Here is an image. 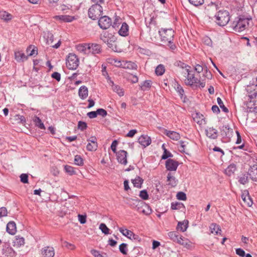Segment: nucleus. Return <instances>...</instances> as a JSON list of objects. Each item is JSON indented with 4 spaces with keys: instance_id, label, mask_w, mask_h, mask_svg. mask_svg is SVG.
I'll use <instances>...</instances> for the list:
<instances>
[{
    "instance_id": "f257e3e1",
    "label": "nucleus",
    "mask_w": 257,
    "mask_h": 257,
    "mask_svg": "<svg viewBox=\"0 0 257 257\" xmlns=\"http://www.w3.org/2000/svg\"><path fill=\"white\" fill-rule=\"evenodd\" d=\"M100 39L113 51H119V48L116 43L117 38L112 34L109 33L108 32H104L100 34Z\"/></svg>"
},
{
    "instance_id": "f03ea898",
    "label": "nucleus",
    "mask_w": 257,
    "mask_h": 257,
    "mask_svg": "<svg viewBox=\"0 0 257 257\" xmlns=\"http://www.w3.org/2000/svg\"><path fill=\"white\" fill-rule=\"evenodd\" d=\"M161 41L166 43H170L173 41L175 32L170 29L162 28L159 31Z\"/></svg>"
},
{
    "instance_id": "7ed1b4c3",
    "label": "nucleus",
    "mask_w": 257,
    "mask_h": 257,
    "mask_svg": "<svg viewBox=\"0 0 257 257\" xmlns=\"http://www.w3.org/2000/svg\"><path fill=\"white\" fill-rule=\"evenodd\" d=\"M216 22L220 26H224L230 20L229 14L227 11H219L215 15Z\"/></svg>"
},
{
    "instance_id": "20e7f679",
    "label": "nucleus",
    "mask_w": 257,
    "mask_h": 257,
    "mask_svg": "<svg viewBox=\"0 0 257 257\" xmlns=\"http://www.w3.org/2000/svg\"><path fill=\"white\" fill-rule=\"evenodd\" d=\"M102 13V7L100 4L93 5L88 10L89 17L93 20L98 19Z\"/></svg>"
},
{
    "instance_id": "39448f33",
    "label": "nucleus",
    "mask_w": 257,
    "mask_h": 257,
    "mask_svg": "<svg viewBox=\"0 0 257 257\" xmlns=\"http://www.w3.org/2000/svg\"><path fill=\"white\" fill-rule=\"evenodd\" d=\"M251 20V18H245L243 16H239L238 20L234 26V29L237 32L243 31L249 25V21Z\"/></svg>"
},
{
    "instance_id": "423d86ee",
    "label": "nucleus",
    "mask_w": 257,
    "mask_h": 257,
    "mask_svg": "<svg viewBox=\"0 0 257 257\" xmlns=\"http://www.w3.org/2000/svg\"><path fill=\"white\" fill-rule=\"evenodd\" d=\"M79 60L77 56L73 53H70L66 59L67 67L70 70H75L79 66Z\"/></svg>"
},
{
    "instance_id": "0eeeda50",
    "label": "nucleus",
    "mask_w": 257,
    "mask_h": 257,
    "mask_svg": "<svg viewBox=\"0 0 257 257\" xmlns=\"http://www.w3.org/2000/svg\"><path fill=\"white\" fill-rule=\"evenodd\" d=\"M182 73L184 74L186 77L185 83L187 85L193 86L195 84H197L199 79L195 77L192 70L190 69H186L183 71Z\"/></svg>"
},
{
    "instance_id": "6e6552de",
    "label": "nucleus",
    "mask_w": 257,
    "mask_h": 257,
    "mask_svg": "<svg viewBox=\"0 0 257 257\" xmlns=\"http://www.w3.org/2000/svg\"><path fill=\"white\" fill-rule=\"evenodd\" d=\"M221 135L226 141H229L233 135V130L230 128L228 124L223 125L220 128Z\"/></svg>"
},
{
    "instance_id": "1a4fd4ad",
    "label": "nucleus",
    "mask_w": 257,
    "mask_h": 257,
    "mask_svg": "<svg viewBox=\"0 0 257 257\" xmlns=\"http://www.w3.org/2000/svg\"><path fill=\"white\" fill-rule=\"evenodd\" d=\"M111 25V20L107 16L101 17L98 20V25L102 29L106 30L109 28Z\"/></svg>"
},
{
    "instance_id": "9d476101",
    "label": "nucleus",
    "mask_w": 257,
    "mask_h": 257,
    "mask_svg": "<svg viewBox=\"0 0 257 257\" xmlns=\"http://www.w3.org/2000/svg\"><path fill=\"white\" fill-rule=\"evenodd\" d=\"M179 166L178 161L172 159H168L165 163V167L167 171L175 172Z\"/></svg>"
},
{
    "instance_id": "9b49d317",
    "label": "nucleus",
    "mask_w": 257,
    "mask_h": 257,
    "mask_svg": "<svg viewBox=\"0 0 257 257\" xmlns=\"http://www.w3.org/2000/svg\"><path fill=\"white\" fill-rule=\"evenodd\" d=\"M2 253L4 257H13L15 255V251L8 244H5L3 245Z\"/></svg>"
},
{
    "instance_id": "f8f14e48",
    "label": "nucleus",
    "mask_w": 257,
    "mask_h": 257,
    "mask_svg": "<svg viewBox=\"0 0 257 257\" xmlns=\"http://www.w3.org/2000/svg\"><path fill=\"white\" fill-rule=\"evenodd\" d=\"M106 78L108 84L111 86L113 91L117 93L119 96H123L124 95V91H123V89L119 86L115 85L113 81L110 79V78L109 76H107V78Z\"/></svg>"
},
{
    "instance_id": "ddd939ff",
    "label": "nucleus",
    "mask_w": 257,
    "mask_h": 257,
    "mask_svg": "<svg viewBox=\"0 0 257 257\" xmlns=\"http://www.w3.org/2000/svg\"><path fill=\"white\" fill-rule=\"evenodd\" d=\"M116 154L118 162L121 164L125 165L127 163L126 159L127 152L124 150H120Z\"/></svg>"
},
{
    "instance_id": "4468645a",
    "label": "nucleus",
    "mask_w": 257,
    "mask_h": 257,
    "mask_svg": "<svg viewBox=\"0 0 257 257\" xmlns=\"http://www.w3.org/2000/svg\"><path fill=\"white\" fill-rule=\"evenodd\" d=\"M89 143L86 146V149L88 151H94L97 150V139L95 137H91L87 140Z\"/></svg>"
},
{
    "instance_id": "2eb2a0df",
    "label": "nucleus",
    "mask_w": 257,
    "mask_h": 257,
    "mask_svg": "<svg viewBox=\"0 0 257 257\" xmlns=\"http://www.w3.org/2000/svg\"><path fill=\"white\" fill-rule=\"evenodd\" d=\"M42 257H54L55 250L53 247L46 246L41 250Z\"/></svg>"
},
{
    "instance_id": "dca6fc26",
    "label": "nucleus",
    "mask_w": 257,
    "mask_h": 257,
    "mask_svg": "<svg viewBox=\"0 0 257 257\" xmlns=\"http://www.w3.org/2000/svg\"><path fill=\"white\" fill-rule=\"evenodd\" d=\"M54 19L60 22L69 23L75 20L74 16H70L69 15H59L55 16L53 17Z\"/></svg>"
},
{
    "instance_id": "f3484780",
    "label": "nucleus",
    "mask_w": 257,
    "mask_h": 257,
    "mask_svg": "<svg viewBox=\"0 0 257 257\" xmlns=\"http://www.w3.org/2000/svg\"><path fill=\"white\" fill-rule=\"evenodd\" d=\"M90 50L88 51V54L93 55L99 54L101 53L102 49L100 45L96 43H89Z\"/></svg>"
},
{
    "instance_id": "a211bd4d",
    "label": "nucleus",
    "mask_w": 257,
    "mask_h": 257,
    "mask_svg": "<svg viewBox=\"0 0 257 257\" xmlns=\"http://www.w3.org/2000/svg\"><path fill=\"white\" fill-rule=\"evenodd\" d=\"M28 56H26L22 51L16 50L15 51V59L18 62H24L28 59Z\"/></svg>"
},
{
    "instance_id": "6ab92c4d",
    "label": "nucleus",
    "mask_w": 257,
    "mask_h": 257,
    "mask_svg": "<svg viewBox=\"0 0 257 257\" xmlns=\"http://www.w3.org/2000/svg\"><path fill=\"white\" fill-rule=\"evenodd\" d=\"M138 142L141 145L146 147L151 144V139L147 135H142L139 138Z\"/></svg>"
},
{
    "instance_id": "aec40b11",
    "label": "nucleus",
    "mask_w": 257,
    "mask_h": 257,
    "mask_svg": "<svg viewBox=\"0 0 257 257\" xmlns=\"http://www.w3.org/2000/svg\"><path fill=\"white\" fill-rule=\"evenodd\" d=\"M206 136L211 139H216L218 136L217 131L213 127H208L206 131Z\"/></svg>"
},
{
    "instance_id": "412c9836",
    "label": "nucleus",
    "mask_w": 257,
    "mask_h": 257,
    "mask_svg": "<svg viewBox=\"0 0 257 257\" xmlns=\"http://www.w3.org/2000/svg\"><path fill=\"white\" fill-rule=\"evenodd\" d=\"M120 65H118L120 67L129 69H137V65L136 63L129 61V62H119Z\"/></svg>"
},
{
    "instance_id": "4be33fe9",
    "label": "nucleus",
    "mask_w": 257,
    "mask_h": 257,
    "mask_svg": "<svg viewBox=\"0 0 257 257\" xmlns=\"http://www.w3.org/2000/svg\"><path fill=\"white\" fill-rule=\"evenodd\" d=\"M250 178L254 181H257V166L251 167L248 172Z\"/></svg>"
},
{
    "instance_id": "5701e85b",
    "label": "nucleus",
    "mask_w": 257,
    "mask_h": 257,
    "mask_svg": "<svg viewBox=\"0 0 257 257\" xmlns=\"http://www.w3.org/2000/svg\"><path fill=\"white\" fill-rule=\"evenodd\" d=\"M193 120L198 124L201 125L205 123V117L204 115L199 112H196L193 114Z\"/></svg>"
},
{
    "instance_id": "b1692460",
    "label": "nucleus",
    "mask_w": 257,
    "mask_h": 257,
    "mask_svg": "<svg viewBox=\"0 0 257 257\" xmlns=\"http://www.w3.org/2000/svg\"><path fill=\"white\" fill-rule=\"evenodd\" d=\"M7 231L10 234L14 235L16 232V224L14 221H10L7 225Z\"/></svg>"
},
{
    "instance_id": "393cba45",
    "label": "nucleus",
    "mask_w": 257,
    "mask_h": 257,
    "mask_svg": "<svg viewBox=\"0 0 257 257\" xmlns=\"http://www.w3.org/2000/svg\"><path fill=\"white\" fill-rule=\"evenodd\" d=\"M241 198L248 206H251L252 204V201L247 191H244L241 195Z\"/></svg>"
},
{
    "instance_id": "a878e982",
    "label": "nucleus",
    "mask_w": 257,
    "mask_h": 257,
    "mask_svg": "<svg viewBox=\"0 0 257 257\" xmlns=\"http://www.w3.org/2000/svg\"><path fill=\"white\" fill-rule=\"evenodd\" d=\"M89 43L79 44L76 46L77 50L80 52L85 54H88V51L90 50Z\"/></svg>"
},
{
    "instance_id": "bb28decb",
    "label": "nucleus",
    "mask_w": 257,
    "mask_h": 257,
    "mask_svg": "<svg viewBox=\"0 0 257 257\" xmlns=\"http://www.w3.org/2000/svg\"><path fill=\"white\" fill-rule=\"evenodd\" d=\"M88 94V90L85 86H81L78 91L79 96L82 99H84L87 98Z\"/></svg>"
},
{
    "instance_id": "cd10ccee",
    "label": "nucleus",
    "mask_w": 257,
    "mask_h": 257,
    "mask_svg": "<svg viewBox=\"0 0 257 257\" xmlns=\"http://www.w3.org/2000/svg\"><path fill=\"white\" fill-rule=\"evenodd\" d=\"M165 134L173 140L178 141L180 138V134L174 131L166 130Z\"/></svg>"
},
{
    "instance_id": "c85d7f7f",
    "label": "nucleus",
    "mask_w": 257,
    "mask_h": 257,
    "mask_svg": "<svg viewBox=\"0 0 257 257\" xmlns=\"http://www.w3.org/2000/svg\"><path fill=\"white\" fill-rule=\"evenodd\" d=\"M129 27L126 23H123L121 27L118 31V34L123 37L128 36Z\"/></svg>"
},
{
    "instance_id": "c756f323",
    "label": "nucleus",
    "mask_w": 257,
    "mask_h": 257,
    "mask_svg": "<svg viewBox=\"0 0 257 257\" xmlns=\"http://www.w3.org/2000/svg\"><path fill=\"white\" fill-rule=\"evenodd\" d=\"M140 204L141 205L140 208H138V209H140V212L146 215H149L151 213L152 210L147 204L142 202H140Z\"/></svg>"
},
{
    "instance_id": "7c9ffc66",
    "label": "nucleus",
    "mask_w": 257,
    "mask_h": 257,
    "mask_svg": "<svg viewBox=\"0 0 257 257\" xmlns=\"http://www.w3.org/2000/svg\"><path fill=\"white\" fill-rule=\"evenodd\" d=\"M176 243L187 248H188L190 246V241L189 240V239L184 237H183L182 236L179 237Z\"/></svg>"
},
{
    "instance_id": "2f4dec72",
    "label": "nucleus",
    "mask_w": 257,
    "mask_h": 257,
    "mask_svg": "<svg viewBox=\"0 0 257 257\" xmlns=\"http://www.w3.org/2000/svg\"><path fill=\"white\" fill-rule=\"evenodd\" d=\"M167 181L169 182L168 185L172 187H175L178 182V180L174 176H173V174L171 172H169L168 174Z\"/></svg>"
},
{
    "instance_id": "473e14b6",
    "label": "nucleus",
    "mask_w": 257,
    "mask_h": 257,
    "mask_svg": "<svg viewBox=\"0 0 257 257\" xmlns=\"http://www.w3.org/2000/svg\"><path fill=\"white\" fill-rule=\"evenodd\" d=\"M188 223L189 222L187 220L179 222L177 226V229L182 232L185 231L188 226Z\"/></svg>"
},
{
    "instance_id": "72a5a7b5",
    "label": "nucleus",
    "mask_w": 257,
    "mask_h": 257,
    "mask_svg": "<svg viewBox=\"0 0 257 257\" xmlns=\"http://www.w3.org/2000/svg\"><path fill=\"white\" fill-rule=\"evenodd\" d=\"M152 81L151 80H145L140 85L141 89L143 91H148L152 86Z\"/></svg>"
},
{
    "instance_id": "f704fd0d",
    "label": "nucleus",
    "mask_w": 257,
    "mask_h": 257,
    "mask_svg": "<svg viewBox=\"0 0 257 257\" xmlns=\"http://www.w3.org/2000/svg\"><path fill=\"white\" fill-rule=\"evenodd\" d=\"M236 170V165L234 164H232L229 165L225 170V173L228 176H230L234 173Z\"/></svg>"
},
{
    "instance_id": "c9c22d12",
    "label": "nucleus",
    "mask_w": 257,
    "mask_h": 257,
    "mask_svg": "<svg viewBox=\"0 0 257 257\" xmlns=\"http://www.w3.org/2000/svg\"><path fill=\"white\" fill-rule=\"evenodd\" d=\"M144 180L140 177H137L135 179H132V182L135 187L141 188Z\"/></svg>"
},
{
    "instance_id": "e433bc0d",
    "label": "nucleus",
    "mask_w": 257,
    "mask_h": 257,
    "mask_svg": "<svg viewBox=\"0 0 257 257\" xmlns=\"http://www.w3.org/2000/svg\"><path fill=\"white\" fill-rule=\"evenodd\" d=\"M211 232L215 234H220L221 230L220 229L219 225L212 223L210 226Z\"/></svg>"
},
{
    "instance_id": "4c0bfd02",
    "label": "nucleus",
    "mask_w": 257,
    "mask_h": 257,
    "mask_svg": "<svg viewBox=\"0 0 257 257\" xmlns=\"http://www.w3.org/2000/svg\"><path fill=\"white\" fill-rule=\"evenodd\" d=\"M90 252L94 257H108L106 253L103 252L100 253V251L94 249H91Z\"/></svg>"
},
{
    "instance_id": "58836bf2",
    "label": "nucleus",
    "mask_w": 257,
    "mask_h": 257,
    "mask_svg": "<svg viewBox=\"0 0 257 257\" xmlns=\"http://www.w3.org/2000/svg\"><path fill=\"white\" fill-rule=\"evenodd\" d=\"M165 72V68L163 64H159L155 69V73L158 76L162 75Z\"/></svg>"
},
{
    "instance_id": "ea45409f",
    "label": "nucleus",
    "mask_w": 257,
    "mask_h": 257,
    "mask_svg": "<svg viewBox=\"0 0 257 257\" xmlns=\"http://www.w3.org/2000/svg\"><path fill=\"white\" fill-rule=\"evenodd\" d=\"M15 120L17 121L18 123H21L23 124H25L26 122V120L23 115H21L20 114H16L15 116Z\"/></svg>"
},
{
    "instance_id": "a19ab883",
    "label": "nucleus",
    "mask_w": 257,
    "mask_h": 257,
    "mask_svg": "<svg viewBox=\"0 0 257 257\" xmlns=\"http://www.w3.org/2000/svg\"><path fill=\"white\" fill-rule=\"evenodd\" d=\"M168 235L172 241L176 242L179 237L178 233L176 231H171L168 233Z\"/></svg>"
},
{
    "instance_id": "79ce46f5",
    "label": "nucleus",
    "mask_w": 257,
    "mask_h": 257,
    "mask_svg": "<svg viewBox=\"0 0 257 257\" xmlns=\"http://www.w3.org/2000/svg\"><path fill=\"white\" fill-rule=\"evenodd\" d=\"M0 18L6 21H8L11 20L12 16L5 11L0 12Z\"/></svg>"
},
{
    "instance_id": "37998d69",
    "label": "nucleus",
    "mask_w": 257,
    "mask_h": 257,
    "mask_svg": "<svg viewBox=\"0 0 257 257\" xmlns=\"http://www.w3.org/2000/svg\"><path fill=\"white\" fill-rule=\"evenodd\" d=\"M180 145V148L179 149L180 152L184 153L186 154H189L188 150L186 149V145L185 142L180 141L179 142Z\"/></svg>"
},
{
    "instance_id": "c03bdc74",
    "label": "nucleus",
    "mask_w": 257,
    "mask_h": 257,
    "mask_svg": "<svg viewBox=\"0 0 257 257\" xmlns=\"http://www.w3.org/2000/svg\"><path fill=\"white\" fill-rule=\"evenodd\" d=\"M34 121L35 123L36 126L39 127L41 129H45V126L43 123L42 122L41 119L38 116H35Z\"/></svg>"
},
{
    "instance_id": "a18cd8bd",
    "label": "nucleus",
    "mask_w": 257,
    "mask_h": 257,
    "mask_svg": "<svg viewBox=\"0 0 257 257\" xmlns=\"http://www.w3.org/2000/svg\"><path fill=\"white\" fill-rule=\"evenodd\" d=\"M171 209L173 210H179L185 208L184 204L180 202H172L171 203Z\"/></svg>"
},
{
    "instance_id": "49530a36",
    "label": "nucleus",
    "mask_w": 257,
    "mask_h": 257,
    "mask_svg": "<svg viewBox=\"0 0 257 257\" xmlns=\"http://www.w3.org/2000/svg\"><path fill=\"white\" fill-rule=\"evenodd\" d=\"M74 164L77 166H82L83 165V160L80 156L76 155L75 156Z\"/></svg>"
},
{
    "instance_id": "de8ad7c7",
    "label": "nucleus",
    "mask_w": 257,
    "mask_h": 257,
    "mask_svg": "<svg viewBox=\"0 0 257 257\" xmlns=\"http://www.w3.org/2000/svg\"><path fill=\"white\" fill-rule=\"evenodd\" d=\"M217 101L220 107L222 109V111L226 113L228 112V108L225 106L223 103V101H222L220 97H217Z\"/></svg>"
},
{
    "instance_id": "09e8293b",
    "label": "nucleus",
    "mask_w": 257,
    "mask_h": 257,
    "mask_svg": "<svg viewBox=\"0 0 257 257\" xmlns=\"http://www.w3.org/2000/svg\"><path fill=\"white\" fill-rule=\"evenodd\" d=\"M119 231L125 236H126L129 238V236H131V234H133V232L131 230H129L127 229H123L122 228H119Z\"/></svg>"
},
{
    "instance_id": "8fccbe9b",
    "label": "nucleus",
    "mask_w": 257,
    "mask_h": 257,
    "mask_svg": "<svg viewBox=\"0 0 257 257\" xmlns=\"http://www.w3.org/2000/svg\"><path fill=\"white\" fill-rule=\"evenodd\" d=\"M99 229L105 234H109V229L106 226L104 223H101L99 225Z\"/></svg>"
},
{
    "instance_id": "3c124183",
    "label": "nucleus",
    "mask_w": 257,
    "mask_h": 257,
    "mask_svg": "<svg viewBox=\"0 0 257 257\" xmlns=\"http://www.w3.org/2000/svg\"><path fill=\"white\" fill-rule=\"evenodd\" d=\"M172 157L173 155L170 152L168 151L166 149H164V153L161 157V159L162 160H166L168 158Z\"/></svg>"
},
{
    "instance_id": "603ef678",
    "label": "nucleus",
    "mask_w": 257,
    "mask_h": 257,
    "mask_svg": "<svg viewBox=\"0 0 257 257\" xmlns=\"http://www.w3.org/2000/svg\"><path fill=\"white\" fill-rule=\"evenodd\" d=\"M119 251L123 253V254H127V244L125 243H122L119 245Z\"/></svg>"
},
{
    "instance_id": "864d4df0",
    "label": "nucleus",
    "mask_w": 257,
    "mask_h": 257,
    "mask_svg": "<svg viewBox=\"0 0 257 257\" xmlns=\"http://www.w3.org/2000/svg\"><path fill=\"white\" fill-rule=\"evenodd\" d=\"M64 169H65L66 172L68 173V174H69L71 175L75 174V171L74 170V169L72 166H70L69 165H66L64 167Z\"/></svg>"
},
{
    "instance_id": "5fc2aeb1",
    "label": "nucleus",
    "mask_w": 257,
    "mask_h": 257,
    "mask_svg": "<svg viewBox=\"0 0 257 257\" xmlns=\"http://www.w3.org/2000/svg\"><path fill=\"white\" fill-rule=\"evenodd\" d=\"M189 3L196 6H199L203 4L204 0H188Z\"/></svg>"
},
{
    "instance_id": "6e6d98bb",
    "label": "nucleus",
    "mask_w": 257,
    "mask_h": 257,
    "mask_svg": "<svg viewBox=\"0 0 257 257\" xmlns=\"http://www.w3.org/2000/svg\"><path fill=\"white\" fill-rule=\"evenodd\" d=\"M175 88L176 90L179 93L181 97H182V96L184 93V91L182 87L180 84L177 83L175 86Z\"/></svg>"
},
{
    "instance_id": "4d7b16f0",
    "label": "nucleus",
    "mask_w": 257,
    "mask_h": 257,
    "mask_svg": "<svg viewBox=\"0 0 257 257\" xmlns=\"http://www.w3.org/2000/svg\"><path fill=\"white\" fill-rule=\"evenodd\" d=\"M139 196L143 200H147L149 198L148 192L146 190L141 191Z\"/></svg>"
},
{
    "instance_id": "13d9d810",
    "label": "nucleus",
    "mask_w": 257,
    "mask_h": 257,
    "mask_svg": "<svg viewBox=\"0 0 257 257\" xmlns=\"http://www.w3.org/2000/svg\"><path fill=\"white\" fill-rule=\"evenodd\" d=\"M176 197L178 200H180L184 201L187 199V197H186V194L183 192H179L177 193Z\"/></svg>"
},
{
    "instance_id": "bf43d9fd",
    "label": "nucleus",
    "mask_w": 257,
    "mask_h": 257,
    "mask_svg": "<svg viewBox=\"0 0 257 257\" xmlns=\"http://www.w3.org/2000/svg\"><path fill=\"white\" fill-rule=\"evenodd\" d=\"M87 127V123L84 121H79L78 123V128L81 131H84Z\"/></svg>"
},
{
    "instance_id": "052dcab7",
    "label": "nucleus",
    "mask_w": 257,
    "mask_h": 257,
    "mask_svg": "<svg viewBox=\"0 0 257 257\" xmlns=\"http://www.w3.org/2000/svg\"><path fill=\"white\" fill-rule=\"evenodd\" d=\"M97 115H100L102 117H105L107 115V111L103 108H98L96 110Z\"/></svg>"
},
{
    "instance_id": "680f3d73",
    "label": "nucleus",
    "mask_w": 257,
    "mask_h": 257,
    "mask_svg": "<svg viewBox=\"0 0 257 257\" xmlns=\"http://www.w3.org/2000/svg\"><path fill=\"white\" fill-rule=\"evenodd\" d=\"M15 243L18 246L23 245L25 243V239L23 237H16Z\"/></svg>"
},
{
    "instance_id": "e2e57ef3",
    "label": "nucleus",
    "mask_w": 257,
    "mask_h": 257,
    "mask_svg": "<svg viewBox=\"0 0 257 257\" xmlns=\"http://www.w3.org/2000/svg\"><path fill=\"white\" fill-rule=\"evenodd\" d=\"M205 66H206L205 65L202 66V65H200L199 64H197L195 66V70L197 72L200 73L201 72L204 71V70L205 69Z\"/></svg>"
},
{
    "instance_id": "0e129e2a",
    "label": "nucleus",
    "mask_w": 257,
    "mask_h": 257,
    "mask_svg": "<svg viewBox=\"0 0 257 257\" xmlns=\"http://www.w3.org/2000/svg\"><path fill=\"white\" fill-rule=\"evenodd\" d=\"M8 211L6 207H2L0 208V218L2 217L7 216Z\"/></svg>"
},
{
    "instance_id": "69168bd1",
    "label": "nucleus",
    "mask_w": 257,
    "mask_h": 257,
    "mask_svg": "<svg viewBox=\"0 0 257 257\" xmlns=\"http://www.w3.org/2000/svg\"><path fill=\"white\" fill-rule=\"evenodd\" d=\"M238 181L240 184L244 185L248 182V177L244 175L239 178Z\"/></svg>"
},
{
    "instance_id": "338daca9",
    "label": "nucleus",
    "mask_w": 257,
    "mask_h": 257,
    "mask_svg": "<svg viewBox=\"0 0 257 257\" xmlns=\"http://www.w3.org/2000/svg\"><path fill=\"white\" fill-rule=\"evenodd\" d=\"M21 181L23 183H28V176L26 174H22L20 176Z\"/></svg>"
},
{
    "instance_id": "774afa93",
    "label": "nucleus",
    "mask_w": 257,
    "mask_h": 257,
    "mask_svg": "<svg viewBox=\"0 0 257 257\" xmlns=\"http://www.w3.org/2000/svg\"><path fill=\"white\" fill-rule=\"evenodd\" d=\"M204 76L205 77L207 78L208 79H211L212 74L211 73V72L208 70L207 66H205V69L204 70Z\"/></svg>"
}]
</instances>
